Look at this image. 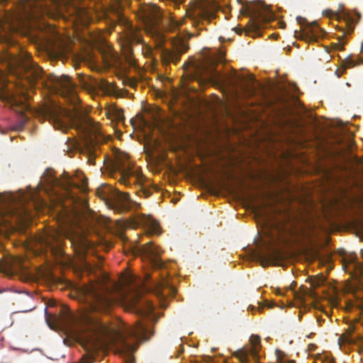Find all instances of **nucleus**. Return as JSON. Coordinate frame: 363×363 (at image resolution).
<instances>
[{"label": "nucleus", "instance_id": "23", "mask_svg": "<svg viewBox=\"0 0 363 363\" xmlns=\"http://www.w3.org/2000/svg\"><path fill=\"white\" fill-rule=\"evenodd\" d=\"M325 281V278L323 275H320L318 277H315L311 281V286L313 289H308L306 287L301 286V294H296L297 298L301 299V301L304 299L306 296H309L313 298H317L318 295L315 292L314 289L316 287L322 285Z\"/></svg>", "mask_w": 363, "mask_h": 363}, {"label": "nucleus", "instance_id": "41", "mask_svg": "<svg viewBox=\"0 0 363 363\" xmlns=\"http://www.w3.org/2000/svg\"><path fill=\"white\" fill-rule=\"evenodd\" d=\"M174 1H176L177 4H180L182 3L184 0H174Z\"/></svg>", "mask_w": 363, "mask_h": 363}, {"label": "nucleus", "instance_id": "2", "mask_svg": "<svg viewBox=\"0 0 363 363\" xmlns=\"http://www.w3.org/2000/svg\"><path fill=\"white\" fill-rule=\"evenodd\" d=\"M152 335V332L142 320H138L135 325L125 329L124 332H117V351L124 357L125 363H134L133 354L137 350L139 342L147 340Z\"/></svg>", "mask_w": 363, "mask_h": 363}, {"label": "nucleus", "instance_id": "16", "mask_svg": "<svg viewBox=\"0 0 363 363\" xmlns=\"http://www.w3.org/2000/svg\"><path fill=\"white\" fill-rule=\"evenodd\" d=\"M323 15L330 19H335L338 21H343L345 23L347 31H344L341 38H344L345 33H350L354 30V20L349 12L345 11V6L340 4L336 11L325 9L323 11Z\"/></svg>", "mask_w": 363, "mask_h": 363}, {"label": "nucleus", "instance_id": "33", "mask_svg": "<svg viewBox=\"0 0 363 363\" xmlns=\"http://www.w3.org/2000/svg\"><path fill=\"white\" fill-rule=\"evenodd\" d=\"M96 155L90 148L88 150V162L89 164H94Z\"/></svg>", "mask_w": 363, "mask_h": 363}, {"label": "nucleus", "instance_id": "46", "mask_svg": "<svg viewBox=\"0 0 363 363\" xmlns=\"http://www.w3.org/2000/svg\"><path fill=\"white\" fill-rule=\"evenodd\" d=\"M191 363H196V362H194L193 361H191Z\"/></svg>", "mask_w": 363, "mask_h": 363}, {"label": "nucleus", "instance_id": "45", "mask_svg": "<svg viewBox=\"0 0 363 363\" xmlns=\"http://www.w3.org/2000/svg\"><path fill=\"white\" fill-rule=\"evenodd\" d=\"M335 306H337V303L335 301V303H334Z\"/></svg>", "mask_w": 363, "mask_h": 363}, {"label": "nucleus", "instance_id": "10", "mask_svg": "<svg viewBox=\"0 0 363 363\" xmlns=\"http://www.w3.org/2000/svg\"><path fill=\"white\" fill-rule=\"evenodd\" d=\"M44 177H45V182L50 187L59 186L62 189H65L67 196L70 197L72 203L79 202L80 204L84 205V206H86V203L84 201H82L79 198H76L72 194L70 189L72 187L79 188V186L73 182L72 179L70 177L68 173L64 172L62 179L60 180L54 175H52V172L51 170L48 169L44 174Z\"/></svg>", "mask_w": 363, "mask_h": 363}, {"label": "nucleus", "instance_id": "11", "mask_svg": "<svg viewBox=\"0 0 363 363\" xmlns=\"http://www.w3.org/2000/svg\"><path fill=\"white\" fill-rule=\"evenodd\" d=\"M214 16L213 13L210 11L208 8L202 4H195L194 6L186 10V16L180 21V25L185 24L186 21H190L192 26L199 28L203 21H209L211 18Z\"/></svg>", "mask_w": 363, "mask_h": 363}, {"label": "nucleus", "instance_id": "7", "mask_svg": "<svg viewBox=\"0 0 363 363\" xmlns=\"http://www.w3.org/2000/svg\"><path fill=\"white\" fill-rule=\"evenodd\" d=\"M240 12L244 16H251L252 27L255 30L259 28L262 22L267 21L272 17L268 6L259 1L247 3Z\"/></svg>", "mask_w": 363, "mask_h": 363}, {"label": "nucleus", "instance_id": "22", "mask_svg": "<svg viewBox=\"0 0 363 363\" xmlns=\"http://www.w3.org/2000/svg\"><path fill=\"white\" fill-rule=\"evenodd\" d=\"M138 224L141 225L145 231L149 234H160L159 223L150 216L141 215L138 218Z\"/></svg>", "mask_w": 363, "mask_h": 363}, {"label": "nucleus", "instance_id": "36", "mask_svg": "<svg viewBox=\"0 0 363 363\" xmlns=\"http://www.w3.org/2000/svg\"><path fill=\"white\" fill-rule=\"evenodd\" d=\"M169 286V282L166 279H162L159 284H158V288L160 289H163V288H165V287H168Z\"/></svg>", "mask_w": 363, "mask_h": 363}, {"label": "nucleus", "instance_id": "13", "mask_svg": "<svg viewBox=\"0 0 363 363\" xmlns=\"http://www.w3.org/2000/svg\"><path fill=\"white\" fill-rule=\"evenodd\" d=\"M136 16L146 27L154 28L159 24L162 13L160 8L154 4H143L139 7Z\"/></svg>", "mask_w": 363, "mask_h": 363}, {"label": "nucleus", "instance_id": "44", "mask_svg": "<svg viewBox=\"0 0 363 363\" xmlns=\"http://www.w3.org/2000/svg\"><path fill=\"white\" fill-rule=\"evenodd\" d=\"M277 294H279V295L282 294L280 290L278 291Z\"/></svg>", "mask_w": 363, "mask_h": 363}, {"label": "nucleus", "instance_id": "15", "mask_svg": "<svg viewBox=\"0 0 363 363\" xmlns=\"http://www.w3.org/2000/svg\"><path fill=\"white\" fill-rule=\"evenodd\" d=\"M188 47L181 40L173 43L172 49L162 48L160 50V57L163 65H169L171 63L177 64L181 55L185 52Z\"/></svg>", "mask_w": 363, "mask_h": 363}, {"label": "nucleus", "instance_id": "32", "mask_svg": "<svg viewBox=\"0 0 363 363\" xmlns=\"http://www.w3.org/2000/svg\"><path fill=\"white\" fill-rule=\"evenodd\" d=\"M26 121H27V118L26 116H23L21 117L20 121L15 125L14 130H22L23 126L25 125Z\"/></svg>", "mask_w": 363, "mask_h": 363}, {"label": "nucleus", "instance_id": "43", "mask_svg": "<svg viewBox=\"0 0 363 363\" xmlns=\"http://www.w3.org/2000/svg\"><path fill=\"white\" fill-rule=\"evenodd\" d=\"M8 1V0H0V2H1V3H4V2H6V1Z\"/></svg>", "mask_w": 363, "mask_h": 363}, {"label": "nucleus", "instance_id": "29", "mask_svg": "<svg viewBox=\"0 0 363 363\" xmlns=\"http://www.w3.org/2000/svg\"><path fill=\"white\" fill-rule=\"evenodd\" d=\"M275 354L279 363H296L294 360L284 359L285 354L281 350H276Z\"/></svg>", "mask_w": 363, "mask_h": 363}, {"label": "nucleus", "instance_id": "34", "mask_svg": "<svg viewBox=\"0 0 363 363\" xmlns=\"http://www.w3.org/2000/svg\"><path fill=\"white\" fill-rule=\"evenodd\" d=\"M143 250L145 254L149 255H152L155 253L154 250L151 247V244L149 242L147 243V246L143 247Z\"/></svg>", "mask_w": 363, "mask_h": 363}, {"label": "nucleus", "instance_id": "21", "mask_svg": "<svg viewBox=\"0 0 363 363\" xmlns=\"http://www.w3.org/2000/svg\"><path fill=\"white\" fill-rule=\"evenodd\" d=\"M50 82V86L56 91H62L66 93H71L74 89V84L66 75L58 77L51 74L48 77Z\"/></svg>", "mask_w": 363, "mask_h": 363}, {"label": "nucleus", "instance_id": "8", "mask_svg": "<svg viewBox=\"0 0 363 363\" xmlns=\"http://www.w3.org/2000/svg\"><path fill=\"white\" fill-rule=\"evenodd\" d=\"M128 302L130 310L138 315L146 318L153 323L157 321L158 318L154 313L153 304L147 299H142L139 293H136Z\"/></svg>", "mask_w": 363, "mask_h": 363}, {"label": "nucleus", "instance_id": "26", "mask_svg": "<svg viewBox=\"0 0 363 363\" xmlns=\"http://www.w3.org/2000/svg\"><path fill=\"white\" fill-rule=\"evenodd\" d=\"M314 363H334V360L330 358L329 354H318L315 356Z\"/></svg>", "mask_w": 363, "mask_h": 363}, {"label": "nucleus", "instance_id": "31", "mask_svg": "<svg viewBox=\"0 0 363 363\" xmlns=\"http://www.w3.org/2000/svg\"><path fill=\"white\" fill-rule=\"evenodd\" d=\"M345 43L342 42V39H339L337 43H331V47L333 49L336 50H342L344 49Z\"/></svg>", "mask_w": 363, "mask_h": 363}, {"label": "nucleus", "instance_id": "42", "mask_svg": "<svg viewBox=\"0 0 363 363\" xmlns=\"http://www.w3.org/2000/svg\"><path fill=\"white\" fill-rule=\"evenodd\" d=\"M4 222V220H0V225H5Z\"/></svg>", "mask_w": 363, "mask_h": 363}, {"label": "nucleus", "instance_id": "24", "mask_svg": "<svg viewBox=\"0 0 363 363\" xmlns=\"http://www.w3.org/2000/svg\"><path fill=\"white\" fill-rule=\"evenodd\" d=\"M109 114L118 123H123L125 121V116L123 115V111L116 106H113L109 110Z\"/></svg>", "mask_w": 363, "mask_h": 363}, {"label": "nucleus", "instance_id": "37", "mask_svg": "<svg viewBox=\"0 0 363 363\" xmlns=\"http://www.w3.org/2000/svg\"><path fill=\"white\" fill-rule=\"evenodd\" d=\"M99 87L101 89H108L110 86V84L105 82L104 80H102L101 82H100V84H99Z\"/></svg>", "mask_w": 363, "mask_h": 363}, {"label": "nucleus", "instance_id": "17", "mask_svg": "<svg viewBox=\"0 0 363 363\" xmlns=\"http://www.w3.org/2000/svg\"><path fill=\"white\" fill-rule=\"evenodd\" d=\"M107 327L101 321L87 318L85 323L79 330L82 335L91 341L96 336L105 335L108 333Z\"/></svg>", "mask_w": 363, "mask_h": 363}, {"label": "nucleus", "instance_id": "27", "mask_svg": "<svg viewBox=\"0 0 363 363\" xmlns=\"http://www.w3.org/2000/svg\"><path fill=\"white\" fill-rule=\"evenodd\" d=\"M360 255L363 258V249H361L360 250ZM350 262L353 264L354 267L357 270H359L360 272H363V263H361L357 260L356 255L351 259Z\"/></svg>", "mask_w": 363, "mask_h": 363}, {"label": "nucleus", "instance_id": "25", "mask_svg": "<svg viewBox=\"0 0 363 363\" xmlns=\"http://www.w3.org/2000/svg\"><path fill=\"white\" fill-rule=\"evenodd\" d=\"M2 100L8 102L9 104H11L13 106H16L18 105V103H21V101L18 100L16 96L13 93H11L9 91L2 96Z\"/></svg>", "mask_w": 363, "mask_h": 363}, {"label": "nucleus", "instance_id": "14", "mask_svg": "<svg viewBox=\"0 0 363 363\" xmlns=\"http://www.w3.org/2000/svg\"><path fill=\"white\" fill-rule=\"evenodd\" d=\"M19 66L23 69L27 74L30 83H34L40 79L43 74V69L33 62L30 54L22 52L19 57Z\"/></svg>", "mask_w": 363, "mask_h": 363}, {"label": "nucleus", "instance_id": "1", "mask_svg": "<svg viewBox=\"0 0 363 363\" xmlns=\"http://www.w3.org/2000/svg\"><path fill=\"white\" fill-rule=\"evenodd\" d=\"M83 11L72 0H26L15 14L11 27L16 31L44 40L41 33L47 27L46 18H65V14L81 18Z\"/></svg>", "mask_w": 363, "mask_h": 363}, {"label": "nucleus", "instance_id": "6", "mask_svg": "<svg viewBox=\"0 0 363 363\" xmlns=\"http://www.w3.org/2000/svg\"><path fill=\"white\" fill-rule=\"evenodd\" d=\"M111 166L113 171L118 172V181L125 185H130L132 183L140 182L142 174L140 168L135 169L133 165L128 161V156L125 153H120L116 155L114 162H112Z\"/></svg>", "mask_w": 363, "mask_h": 363}, {"label": "nucleus", "instance_id": "30", "mask_svg": "<svg viewBox=\"0 0 363 363\" xmlns=\"http://www.w3.org/2000/svg\"><path fill=\"white\" fill-rule=\"evenodd\" d=\"M62 319L66 324L73 321V316L69 310L65 309V314L62 315Z\"/></svg>", "mask_w": 363, "mask_h": 363}, {"label": "nucleus", "instance_id": "20", "mask_svg": "<svg viewBox=\"0 0 363 363\" xmlns=\"http://www.w3.org/2000/svg\"><path fill=\"white\" fill-rule=\"evenodd\" d=\"M296 21L301 25L305 23L307 24V30L304 34H303V38L306 41L315 42L323 36L325 31L318 26L316 22L308 23L306 19L301 16H297Z\"/></svg>", "mask_w": 363, "mask_h": 363}, {"label": "nucleus", "instance_id": "12", "mask_svg": "<svg viewBox=\"0 0 363 363\" xmlns=\"http://www.w3.org/2000/svg\"><path fill=\"white\" fill-rule=\"evenodd\" d=\"M44 117L52 124L56 130L66 133L69 129V125L63 121V118H70L67 111L57 106L47 107L44 111Z\"/></svg>", "mask_w": 363, "mask_h": 363}, {"label": "nucleus", "instance_id": "35", "mask_svg": "<svg viewBox=\"0 0 363 363\" xmlns=\"http://www.w3.org/2000/svg\"><path fill=\"white\" fill-rule=\"evenodd\" d=\"M344 63L345 68H350L357 65V63L351 58L346 59Z\"/></svg>", "mask_w": 363, "mask_h": 363}, {"label": "nucleus", "instance_id": "9", "mask_svg": "<svg viewBox=\"0 0 363 363\" xmlns=\"http://www.w3.org/2000/svg\"><path fill=\"white\" fill-rule=\"evenodd\" d=\"M97 196L104 201H113L120 205L121 208L127 210L130 207L131 200L127 193L113 188L111 186L103 184L96 189Z\"/></svg>", "mask_w": 363, "mask_h": 363}, {"label": "nucleus", "instance_id": "38", "mask_svg": "<svg viewBox=\"0 0 363 363\" xmlns=\"http://www.w3.org/2000/svg\"><path fill=\"white\" fill-rule=\"evenodd\" d=\"M17 94H18V95H20V96H23V98L24 99H26V100H27V99H28V97H27V96H26V94L24 92V91H23V90H21V92H19V93L18 92Z\"/></svg>", "mask_w": 363, "mask_h": 363}, {"label": "nucleus", "instance_id": "39", "mask_svg": "<svg viewBox=\"0 0 363 363\" xmlns=\"http://www.w3.org/2000/svg\"><path fill=\"white\" fill-rule=\"evenodd\" d=\"M155 264L156 266H160V265H161V263H160V261H158L157 259H155Z\"/></svg>", "mask_w": 363, "mask_h": 363}, {"label": "nucleus", "instance_id": "28", "mask_svg": "<svg viewBox=\"0 0 363 363\" xmlns=\"http://www.w3.org/2000/svg\"><path fill=\"white\" fill-rule=\"evenodd\" d=\"M339 344H352L354 343V340L352 338L350 333H347L345 334H342L338 338Z\"/></svg>", "mask_w": 363, "mask_h": 363}, {"label": "nucleus", "instance_id": "19", "mask_svg": "<svg viewBox=\"0 0 363 363\" xmlns=\"http://www.w3.org/2000/svg\"><path fill=\"white\" fill-rule=\"evenodd\" d=\"M127 38L128 45L123 48V54L126 62L128 63L130 66H134L135 59L133 57V52L131 43H140L141 42V39L138 36L137 31L133 28V25L128 22L127 23Z\"/></svg>", "mask_w": 363, "mask_h": 363}, {"label": "nucleus", "instance_id": "3", "mask_svg": "<svg viewBox=\"0 0 363 363\" xmlns=\"http://www.w3.org/2000/svg\"><path fill=\"white\" fill-rule=\"evenodd\" d=\"M64 237L69 240L71 246L74 248L79 259H85L88 251L91 247V243L81 233L72 232L62 234L57 230H52L46 232L40 237L39 242L43 246L53 250L62 245Z\"/></svg>", "mask_w": 363, "mask_h": 363}, {"label": "nucleus", "instance_id": "18", "mask_svg": "<svg viewBox=\"0 0 363 363\" xmlns=\"http://www.w3.org/2000/svg\"><path fill=\"white\" fill-rule=\"evenodd\" d=\"M18 201L22 207L21 217L27 216L30 213L29 203H31L32 206L37 209L45 204L43 199L40 198L36 191L29 193H22L18 198Z\"/></svg>", "mask_w": 363, "mask_h": 363}, {"label": "nucleus", "instance_id": "4", "mask_svg": "<svg viewBox=\"0 0 363 363\" xmlns=\"http://www.w3.org/2000/svg\"><path fill=\"white\" fill-rule=\"evenodd\" d=\"M77 291L91 302L93 309L106 311L113 303V298L109 290L101 283H83L77 286Z\"/></svg>", "mask_w": 363, "mask_h": 363}, {"label": "nucleus", "instance_id": "5", "mask_svg": "<svg viewBox=\"0 0 363 363\" xmlns=\"http://www.w3.org/2000/svg\"><path fill=\"white\" fill-rule=\"evenodd\" d=\"M219 61L220 60L214 57H208L206 58L203 66L207 78L216 83L228 84L234 88L238 86V84L241 80L239 76L236 74H233L232 77L225 76L216 69V65ZM255 79L253 77H250L245 84H241L239 86L244 93L251 94L255 91Z\"/></svg>", "mask_w": 363, "mask_h": 363}, {"label": "nucleus", "instance_id": "40", "mask_svg": "<svg viewBox=\"0 0 363 363\" xmlns=\"http://www.w3.org/2000/svg\"><path fill=\"white\" fill-rule=\"evenodd\" d=\"M80 213H80V212H79V211H75V212H74V214H75V216H76V217H80V216H81Z\"/></svg>", "mask_w": 363, "mask_h": 363}]
</instances>
